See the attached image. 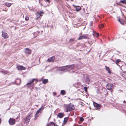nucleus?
I'll return each instance as SVG.
<instances>
[{
	"instance_id": "5701e85b",
	"label": "nucleus",
	"mask_w": 126,
	"mask_h": 126,
	"mask_svg": "<svg viewBox=\"0 0 126 126\" xmlns=\"http://www.w3.org/2000/svg\"><path fill=\"white\" fill-rule=\"evenodd\" d=\"M68 119V117H66L64 118L63 120V123L64 124H65L67 123Z\"/></svg>"
},
{
	"instance_id": "9b49d317",
	"label": "nucleus",
	"mask_w": 126,
	"mask_h": 126,
	"mask_svg": "<svg viewBox=\"0 0 126 126\" xmlns=\"http://www.w3.org/2000/svg\"><path fill=\"white\" fill-rule=\"evenodd\" d=\"M17 69L18 70H24L26 69L25 67L20 65H18L16 67Z\"/></svg>"
},
{
	"instance_id": "79ce46f5",
	"label": "nucleus",
	"mask_w": 126,
	"mask_h": 126,
	"mask_svg": "<svg viewBox=\"0 0 126 126\" xmlns=\"http://www.w3.org/2000/svg\"><path fill=\"white\" fill-rule=\"evenodd\" d=\"M79 126H82L81 125H79Z\"/></svg>"
},
{
	"instance_id": "a878e982",
	"label": "nucleus",
	"mask_w": 126,
	"mask_h": 126,
	"mask_svg": "<svg viewBox=\"0 0 126 126\" xmlns=\"http://www.w3.org/2000/svg\"><path fill=\"white\" fill-rule=\"evenodd\" d=\"M44 109V108L43 106H42L41 107L40 109H39L38 110V111H40L41 112Z\"/></svg>"
},
{
	"instance_id": "9d476101",
	"label": "nucleus",
	"mask_w": 126,
	"mask_h": 126,
	"mask_svg": "<svg viewBox=\"0 0 126 126\" xmlns=\"http://www.w3.org/2000/svg\"><path fill=\"white\" fill-rule=\"evenodd\" d=\"M88 36L87 35H83L82 36H80L78 39V40H81L82 39H88Z\"/></svg>"
},
{
	"instance_id": "6e6552de",
	"label": "nucleus",
	"mask_w": 126,
	"mask_h": 126,
	"mask_svg": "<svg viewBox=\"0 0 126 126\" xmlns=\"http://www.w3.org/2000/svg\"><path fill=\"white\" fill-rule=\"evenodd\" d=\"M94 105L96 110L100 109L101 108V106L99 104L96 103H94Z\"/></svg>"
},
{
	"instance_id": "58836bf2",
	"label": "nucleus",
	"mask_w": 126,
	"mask_h": 126,
	"mask_svg": "<svg viewBox=\"0 0 126 126\" xmlns=\"http://www.w3.org/2000/svg\"><path fill=\"white\" fill-rule=\"evenodd\" d=\"M92 22H91V25H92Z\"/></svg>"
},
{
	"instance_id": "412c9836",
	"label": "nucleus",
	"mask_w": 126,
	"mask_h": 126,
	"mask_svg": "<svg viewBox=\"0 0 126 126\" xmlns=\"http://www.w3.org/2000/svg\"><path fill=\"white\" fill-rule=\"evenodd\" d=\"M105 67L106 70H107L108 71V73L110 74H111V72L110 71V69L109 68V67H107L106 66H105Z\"/></svg>"
},
{
	"instance_id": "aec40b11",
	"label": "nucleus",
	"mask_w": 126,
	"mask_h": 126,
	"mask_svg": "<svg viewBox=\"0 0 126 126\" xmlns=\"http://www.w3.org/2000/svg\"><path fill=\"white\" fill-rule=\"evenodd\" d=\"M92 34L94 36H95L97 37H98L99 36L98 34L96 33L94 31H93V33Z\"/></svg>"
},
{
	"instance_id": "7c9ffc66",
	"label": "nucleus",
	"mask_w": 126,
	"mask_h": 126,
	"mask_svg": "<svg viewBox=\"0 0 126 126\" xmlns=\"http://www.w3.org/2000/svg\"><path fill=\"white\" fill-rule=\"evenodd\" d=\"M104 27V25L103 24H101L99 26V28H101L103 27Z\"/></svg>"
},
{
	"instance_id": "f3484780",
	"label": "nucleus",
	"mask_w": 126,
	"mask_h": 126,
	"mask_svg": "<svg viewBox=\"0 0 126 126\" xmlns=\"http://www.w3.org/2000/svg\"><path fill=\"white\" fill-rule=\"evenodd\" d=\"M118 21L122 25H124V20L123 19H118Z\"/></svg>"
},
{
	"instance_id": "dca6fc26",
	"label": "nucleus",
	"mask_w": 126,
	"mask_h": 126,
	"mask_svg": "<svg viewBox=\"0 0 126 126\" xmlns=\"http://www.w3.org/2000/svg\"><path fill=\"white\" fill-rule=\"evenodd\" d=\"M64 115V114L63 113H60L58 114L57 116L60 118H62L63 117Z\"/></svg>"
},
{
	"instance_id": "cd10ccee",
	"label": "nucleus",
	"mask_w": 126,
	"mask_h": 126,
	"mask_svg": "<svg viewBox=\"0 0 126 126\" xmlns=\"http://www.w3.org/2000/svg\"><path fill=\"white\" fill-rule=\"evenodd\" d=\"M41 112L40 111H38V110L36 112V113L35 114V119H36V117H37L38 115L37 116V114H38L40 112Z\"/></svg>"
},
{
	"instance_id": "e433bc0d",
	"label": "nucleus",
	"mask_w": 126,
	"mask_h": 126,
	"mask_svg": "<svg viewBox=\"0 0 126 126\" xmlns=\"http://www.w3.org/2000/svg\"><path fill=\"white\" fill-rule=\"evenodd\" d=\"M120 92H122V91L121 90H119Z\"/></svg>"
},
{
	"instance_id": "a19ab883",
	"label": "nucleus",
	"mask_w": 126,
	"mask_h": 126,
	"mask_svg": "<svg viewBox=\"0 0 126 126\" xmlns=\"http://www.w3.org/2000/svg\"><path fill=\"white\" fill-rule=\"evenodd\" d=\"M1 73H3V71H1Z\"/></svg>"
},
{
	"instance_id": "c756f323",
	"label": "nucleus",
	"mask_w": 126,
	"mask_h": 126,
	"mask_svg": "<svg viewBox=\"0 0 126 126\" xmlns=\"http://www.w3.org/2000/svg\"><path fill=\"white\" fill-rule=\"evenodd\" d=\"M120 2H122L123 3H126V0H121L120 1Z\"/></svg>"
},
{
	"instance_id": "7ed1b4c3",
	"label": "nucleus",
	"mask_w": 126,
	"mask_h": 126,
	"mask_svg": "<svg viewBox=\"0 0 126 126\" xmlns=\"http://www.w3.org/2000/svg\"><path fill=\"white\" fill-rule=\"evenodd\" d=\"M21 82V80L20 79H16V80L15 81V82H12L11 83H10L9 86L10 85H11V84H15H15H17V85H19L20 84Z\"/></svg>"
},
{
	"instance_id": "b1692460",
	"label": "nucleus",
	"mask_w": 126,
	"mask_h": 126,
	"mask_svg": "<svg viewBox=\"0 0 126 126\" xmlns=\"http://www.w3.org/2000/svg\"><path fill=\"white\" fill-rule=\"evenodd\" d=\"M61 93L62 95H64L65 94V91L64 90H62L61 91Z\"/></svg>"
},
{
	"instance_id": "ea45409f",
	"label": "nucleus",
	"mask_w": 126,
	"mask_h": 126,
	"mask_svg": "<svg viewBox=\"0 0 126 126\" xmlns=\"http://www.w3.org/2000/svg\"><path fill=\"white\" fill-rule=\"evenodd\" d=\"M126 102V101H125V100L123 101V103H125Z\"/></svg>"
},
{
	"instance_id": "4468645a",
	"label": "nucleus",
	"mask_w": 126,
	"mask_h": 126,
	"mask_svg": "<svg viewBox=\"0 0 126 126\" xmlns=\"http://www.w3.org/2000/svg\"><path fill=\"white\" fill-rule=\"evenodd\" d=\"M2 36L4 38H7L8 37V35L7 33L4 32H2Z\"/></svg>"
},
{
	"instance_id": "2f4dec72",
	"label": "nucleus",
	"mask_w": 126,
	"mask_h": 126,
	"mask_svg": "<svg viewBox=\"0 0 126 126\" xmlns=\"http://www.w3.org/2000/svg\"><path fill=\"white\" fill-rule=\"evenodd\" d=\"M84 120V119L83 117H81L80 119V120L81 122H83Z\"/></svg>"
},
{
	"instance_id": "1a4fd4ad",
	"label": "nucleus",
	"mask_w": 126,
	"mask_h": 126,
	"mask_svg": "<svg viewBox=\"0 0 126 126\" xmlns=\"http://www.w3.org/2000/svg\"><path fill=\"white\" fill-rule=\"evenodd\" d=\"M66 112L70 111L74 109V108H72L70 105H68L66 107Z\"/></svg>"
},
{
	"instance_id": "473e14b6",
	"label": "nucleus",
	"mask_w": 126,
	"mask_h": 126,
	"mask_svg": "<svg viewBox=\"0 0 126 126\" xmlns=\"http://www.w3.org/2000/svg\"><path fill=\"white\" fill-rule=\"evenodd\" d=\"M74 39H70L69 40V41L70 42H72L73 41H74Z\"/></svg>"
},
{
	"instance_id": "4be33fe9",
	"label": "nucleus",
	"mask_w": 126,
	"mask_h": 126,
	"mask_svg": "<svg viewBox=\"0 0 126 126\" xmlns=\"http://www.w3.org/2000/svg\"><path fill=\"white\" fill-rule=\"evenodd\" d=\"M48 82L47 79H45L42 80V82L44 84H46L47 82Z\"/></svg>"
},
{
	"instance_id": "2eb2a0df",
	"label": "nucleus",
	"mask_w": 126,
	"mask_h": 126,
	"mask_svg": "<svg viewBox=\"0 0 126 126\" xmlns=\"http://www.w3.org/2000/svg\"><path fill=\"white\" fill-rule=\"evenodd\" d=\"M67 67L70 69V70L71 69H74L75 67V65L74 64L68 65Z\"/></svg>"
},
{
	"instance_id": "4c0bfd02",
	"label": "nucleus",
	"mask_w": 126,
	"mask_h": 126,
	"mask_svg": "<svg viewBox=\"0 0 126 126\" xmlns=\"http://www.w3.org/2000/svg\"><path fill=\"white\" fill-rule=\"evenodd\" d=\"M1 118H0V124L1 123Z\"/></svg>"
},
{
	"instance_id": "20e7f679",
	"label": "nucleus",
	"mask_w": 126,
	"mask_h": 126,
	"mask_svg": "<svg viewBox=\"0 0 126 126\" xmlns=\"http://www.w3.org/2000/svg\"><path fill=\"white\" fill-rule=\"evenodd\" d=\"M9 122L10 125H13L15 123V119L10 118L9 120Z\"/></svg>"
},
{
	"instance_id": "ddd939ff",
	"label": "nucleus",
	"mask_w": 126,
	"mask_h": 126,
	"mask_svg": "<svg viewBox=\"0 0 126 126\" xmlns=\"http://www.w3.org/2000/svg\"><path fill=\"white\" fill-rule=\"evenodd\" d=\"M31 50L28 48H26L25 49V53L30 54L31 53Z\"/></svg>"
},
{
	"instance_id": "c85d7f7f",
	"label": "nucleus",
	"mask_w": 126,
	"mask_h": 126,
	"mask_svg": "<svg viewBox=\"0 0 126 126\" xmlns=\"http://www.w3.org/2000/svg\"><path fill=\"white\" fill-rule=\"evenodd\" d=\"M121 61V60L119 59H118L116 60V63L117 65L118 64H117V63H119V62Z\"/></svg>"
},
{
	"instance_id": "a211bd4d",
	"label": "nucleus",
	"mask_w": 126,
	"mask_h": 126,
	"mask_svg": "<svg viewBox=\"0 0 126 126\" xmlns=\"http://www.w3.org/2000/svg\"><path fill=\"white\" fill-rule=\"evenodd\" d=\"M47 126H58L57 125H56L53 122H51L49 123L48 125Z\"/></svg>"
},
{
	"instance_id": "39448f33",
	"label": "nucleus",
	"mask_w": 126,
	"mask_h": 126,
	"mask_svg": "<svg viewBox=\"0 0 126 126\" xmlns=\"http://www.w3.org/2000/svg\"><path fill=\"white\" fill-rule=\"evenodd\" d=\"M67 66L68 65H66L62 67L61 68V70L64 72L70 70V69L67 67Z\"/></svg>"
},
{
	"instance_id": "f03ea898",
	"label": "nucleus",
	"mask_w": 126,
	"mask_h": 126,
	"mask_svg": "<svg viewBox=\"0 0 126 126\" xmlns=\"http://www.w3.org/2000/svg\"><path fill=\"white\" fill-rule=\"evenodd\" d=\"M33 115L32 113H30L25 118V123H28L30 121V119L32 117Z\"/></svg>"
},
{
	"instance_id": "6ab92c4d",
	"label": "nucleus",
	"mask_w": 126,
	"mask_h": 126,
	"mask_svg": "<svg viewBox=\"0 0 126 126\" xmlns=\"http://www.w3.org/2000/svg\"><path fill=\"white\" fill-rule=\"evenodd\" d=\"M73 6L75 7L76 9V11L78 12L81 9V7L79 6H76L75 5H73Z\"/></svg>"
},
{
	"instance_id": "f704fd0d",
	"label": "nucleus",
	"mask_w": 126,
	"mask_h": 126,
	"mask_svg": "<svg viewBox=\"0 0 126 126\" xmlns=\"http://www.w3.org/2000/svg\"><path fill=\"white\" fill-rule=\"evenodd\" d=\"M25 19L26 20H28L29 19V18L28 17H25Z\"/></svg>"
},
{
	"instance_id": "f8f14e48",
	"label": "nucleus",
	"mask_w": 126,
	"mask_h": 126,
	"mask_svg": "<svg viewBox=\"0 0 126 126\" xmlns=\"http://www.w3.org/2000/svg\"><path fill=\"white\" fill-rule=\"evenodd\" d=\"M55 58L54 57L52 56V57L48 59L47 60V62H53L55 60Z\"/></svg>"
},
{
	"instance_id": "393cba45",
	"label": "nucleus",
	"mask_w": 126,
	"mask_h": 126,
	"mask_svg": "<svg viewBox=\"0 0 126 126\" xmlns=\"http://www.w3.org/2000/svg\"><path fill=\"white\" fill-rule=\"evenodd\" d=\"M85 81L87 83H89L90 81V79L88 77H87L85 79Z\"/></svg>"
},
{
	"instance_id": "0eeeda50",
	"label": "nucleus",
	"mask_w": 126,
	"mask_h": 126,
	"mask_svg": "<svg viewBox=\"0 0 126 126\" xmlns=\"http://www.w3.org/2000/svg\"><path fill=\"white\" fill-rule=\"evenodd\" d=\"M113 87V84L110 83H108L106 86V88L109 90H111Z\"/></svg>"
},
{
	"instance_id": "bb28decb",
	"label": "nucleus",
	"mask_w": 126,
	"mask_h": 126,
	"mask_svg": "<svg viewBox=\"0 0 126 126\" xmlns=\"http://www.w3.org/2000/svg\"><path fill=\"white\" fill-rule=\"evenodd\" d=\"M5 5L8 7H10L12 5L11 3H5Z\"/></svg>"
},
{
	"instance_id": "c9c22d12",
	"label": "nucleus",
	"mask_w": 126,
	"mask_h": 126,
	"mask_svg": "<svg viewBox=\"0 0 126 126\" xmlns=\"http://www.w3.org/2000/svg\"><path fill=\"white\" fill-rule=\"evenodd\" d=\"M45 0L46 2H48L49 1V0Z\"/></svg>"
},
{
	"instance_id": "423d86ee",
	"label": "nucleus",
	"mask_w": 126,
	"mask_h": 126,
	"mask_svg": "<svg viewBox=\"0 0 126 126\" xmlns=\"http://www.w3.org/2000/svg\"><path fill=\"white\" fill-rule=\"evenodd\" d=\"M44 13L43 12L40 11L39 13L37 12L36 14V19H39L41 16H42V14Z\"/></svg>"
},
{
	"instance_id": "f257e3e1",
	"label": "nucleus",
	"mask_w": 126,
	"mask_h": 126,
	"mask_svg": "<svg viewBox=\"0 0 126 126\" xmlns=\"http://www.w3.org/2000/svg\"><path fill=\"white\" fill-rule=\"evenodd\" d=\"M37 82V80L35 79H33L30 80L29 82L27 83L26 85L28 87H31L33 86L34 84H36Z\"/></svg>"
},
{
	"instance_id": "72a5a7b5",
	"label": "nucleus",
	"mask_w": 126,
	"mask_h": 126,
	"mask_svg": "<svg viewBox=\"0 0 126 126\" xmlns=\"http://www.w3.org/2000/svg\"><path fill=\"white\" fill-rule=\"evenodd\" d=\"M84 90L85 92H87V88L86 87H85L84 88Z\"/></svg>"
}]
</instances>
